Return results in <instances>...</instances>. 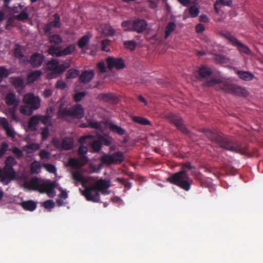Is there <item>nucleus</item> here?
Listing matches in <instances>:
<instances>
[{
    "instance_id": "obj_10",
    "label": "nucleus",
    "mask_w": 263,
    "mask_h": 263,
    "mask_svg": "<svg viewBox=\"0 0 263 263\" xmlns=\"http://www.w3.org/2000/svg\"><path fill=\"white\" fill-rule=\"evenodd\" d=\"M15 175L14 170H9L5 167L3 168H0V181L3 185H8L15 179Z\"/></svg>"
},
{
    "instance_id": "obj_47",
    "label": "nucleus",
    "mask_w": 263,
    "mask_h": 263,
    "mask_svg": "<svg viewBox=\"0 0 263 263\" xmlns=\"http://www.w3.org/2000/svg\"><path fill=\"white\" fill-rule=\"evenodd\" d=\"M72 178L76 181L82 182L84 181V178L82 173L78 171H75L72 174Z\"/></svg>"
},
{
    "instance_id": "obj_3",
    "label": "nucleus",
    "mask_w": 263,
    "mask_h": 263,
    "mask_svg": "<svg viewBox=\"0 0 263 263\" xmlns=\"http://www.w3.org/2000/svg\"><path fill=\"white\" fill-rule=\"evenodd\" d=\"M203 85L205 87H213L217 90H222L226 93H229L239 97H247L248 91L243 87L237 85L231 84L227 81H222L219 78H212L205 81Z\"/></svg>"
},
{
    "instance_id": "obj_54",
    "label": "nucleus",
    "mask_w": 263,
    "mask_h": 263,
    "mask_svg": "<svg viewBox=\"0 0 263 263\" xmlns=\"http://www.w3.org/2000/svg\"><path fill=\"white\" fill-rule=\"evenodd\" d=\"M51 144L56 148L62 149V141L59 138L54 137L51 140Z\"/></svg>"
},
{
    "instance_id": "obj_42",
    "label": "nucleus",
    "mask_w": 263,
    "mask_h": 263,
    "mask_svg": "<svg viewBox=\"0 0 263 263\" xmlns=\"http://www.w3.org/2000/svg\"><path fill=\"white\" fill-rule=\"evenodd\" d=\"M41 165L39 162L34 161L30 165V171L32 173L37 174L40 171Z\"/></svg>"
},
{
    "instance_id": "obj_57",
    "label": "nucleus",
    "mask_w": 263,
    "mask_h": 263,
    "mask_svg": "<svg viewBox=\"0 0 263 263\" xmlns=\"http://www.w3.org/2000/svg\"><path fill=\"white\" fill-rule=\"evenodd\" d=\"M124 46L132 50H133L136 48V43L134 41H126L124 42Z\"/></svg>"
},
{
    "instance_id": "obj_38",
    "label": "nucleus",
    "mask_w": 263,
    "mask_h": 263,
    "mask_svg": "<svg viewBox=\"0 0 263 263\" xmlns=\"http://www.w3.org/2000/svg\"><path fill=\"white\" fill-rule=\"evenodd\" d=\"M219 33L221 36L228 39L233 45L235 44V42H236L237 40V39H236L234 36H233L231 34V33L229 31H221Z\"/></svg>"
},
{
    "instance_id": "obj_26",
    "label": "nucleus",
    "mask_w": 263,
    "mask_h": 263,
    "mask_svg": "<svg viewBox=\"0 0 263 263\" xmlns=\"http://www.w3.org/2000/svg\"><path fill=\"white\" fill-rule=\"evenodd\" d=\"M73 140L72 138L66 137L62 141V149L69 150L72 148Z\"/></svg>"
},
{
    "instance_id": "obj_25",
    "label": "nucleus",
    "mask_w": 263,
    "mask_h": 263,
    "mask_svg": "<svg viewBox=\"0 0 263 263\" xmlns=\"http://www.w3.org/2000/svg\"><path fill=\"white\" fill-rule=\"evenodd\" d=\"M195 178L196 179L199 181L201 186L209 188L210 192L215 191V188L214 187L213 184L211 181L206 179H201L198 176H196Z\"/></svg>"
},
{
    "instance_id": "obj_33",
    "label": "nucleus",
    "mask_w": 263,
    "mask_h": 263,
    "mask_svg": "<svg viewBox=\"0 0 263 263\" xmlns=\"http://www.w3.org/2000/svg\"><path fill=\"white\" fill-rule=\"evenodd\" d=\"M41 74L42 72L40 70L32 71L27 75V81L29 83H33L36 81Z\"/></svg>"
},
{
    "instance_id": "obj_37",
    "label": "nucleus",
    "mask_w": 263,
    "mask_h": 263,
    "mask_svg": "<svg viewBox=\"0 0 263 263\" xmlns=\"http://www.w3.org/2000/svg\"><path fill=\"white\" fill-rule=\"evenodd\" d=\"M132 119L134 122L141 125H148L151 124V122L148 120L142 117L133 116Z\"/></svg>"
},
{
    "instance_id": "obj_49",
    "label": "nucleus",
    "mask_w": 263,
    "mask_h": 263,
    "mask_svg": "<svg viewBox=\"0 0 263 263\" xmlns=\"http://www.w3.org/2000/svg\"><path fill=\"white\" fill-rule=\"evenodd\" d=\"M79 73V71L78 70L70 69L67 71L66 77L67 79H73L77 77Z\"/></svg>"
},
{
    "instance_id": "obj_63",
    "label": "nucleus",
    "mask_w": 263,
    "mask_h": 263,
    "mask_svg": "<svg viewBox=\"0 0 263 263\" xmlns=\"http://www.w3.org/2000/svg\"><path fill=\"white\" fill-rule=\"evenodd\" d=\"M52 26L50 25V24L49 23L45 24L43 28V30L44 32V33L47 34L48 35V36L49 35H50V31L52 29Z\"/></svg>"
},
{
    "instance_id": "obj_45",
    "label": "nucleus",
    "mask_w": 263,
    "mask_h": 263,
    "mask_svg": "<svg viewBox=\"0 0 263 263\" xmlns=\"http://www.w3.org/2000/svg\"><path fill=\"white\" fill-rule=\"evenodd\" d=\"M10 74L9 70L4 66H0V83L5 78H7Z\"/></svg>"
},
{
    "instance_id": "obj_53",
    "label": "nucleus",
    "mask_w": 263,
    "mask_h": 263,
    "mask_svg": "<svg viewBox=\"0 0 263 263\" xmlns=\"http://www.w3.org/2000/svg\"><path fill=\"white\" fill-rule=\"evenodd\" d=\"M86 96V92L84 91L78 92L73 96V99L76 102H79Z\"/></svg>"
},
{
    "instance_id": "obj_41",
    "label": "nucleus",
    "mask_w": 263,
    "mask_h": 263,
    "mask_svg": "<svg viewBox=\"0 0 263 263\" xmlns=\"http://www.w3.org/2000/svg\"><path fill=\"white\" fill-rule=\"evenodd\" d=\"M89 41V37L87 35H84L78 41V45L79 48L83 49L88 44Z\"/></svg>"
},
{
    "instance_id": "obj_16",
    "label": "nucleus",
    "mask_w": 263,
    "mask_h": 263,
    "mask_svg": "<svg viewBox=\"0 0 263 263\" xmlns=\"http://www.w3.org/2000/svg\"><path fill=\"white\" fill-rule=\"evenodd\" d=\"M44 60V57L43 54L39 53H33L30 60V64L34 67L40 66Z\"/></svg>"
},
{
    "instance_id": "obj_40",
    "label": "nucleus",
    "mask_w": 263,
    "mask_h": 263,
    "mask_svg": "<svg viewBox=\"0 0 263 263\" xmlns=\"http://www.w3.org/2000/svg\"><path fill=\"white\" fill-rule=\"evenodd\" d=\"M214 60L217 63L221 64L228 63L229 61V59L228 58L223 55L219 54H215L214 57Z\"/></svg>"
},
{
    "instance_id": "obj_12",
    "label": "nucleus",
    "mask_w": 263,
    "mask_h": 263,
    "mask_svg": "<svg viewBox=\"0 0 263 263\" xmlns=\"http://www.w3.org/2000/svg\"><path fill=\"white\" fill-rule=\"evenodd\" d=\"M106 63L109 70H111L113 68L121 69L125 67L124 61L122 58H115L109 57L106 59Z\"/></svg>"
},
{
    "instance_id": "obj_34",
    "label": "nucleus",
    "mask_w": 263,
    "mask_h": 263,
    "mask_svg": "<svg viewBox=\"0 0 263 263\" xmlns=\"http://www.w3.org/2000/svg\"><path fill=\"white\" fill-rule=\"evenodd\" d=\"M233 46L237 47L238 49L240 52L247 54H250L251 53V50L249 47L247 45L240 43L238 40H237L236 42L235 43Z\"/></svg>"
},
{
    "instance_id": "obj_23",
    "label": "nucleus",
    "mask_w": 263,
    "mask_h": 263,
    "mask_svg": "<svg viewBox=\"0 0 263 263\" xmlns=\"http://www.w3.org/2000/svg\"><path fill=\"white\" fill-rule=\"evenodd\" d=\"M6 132V135L10 138H14L15 136V132L12 127L10 125L7 120L2 126Z\"/></svg>"
},
{
    "instance_id": "obj_29",
    "label": "nucleus",
    "mask_w": 263,
    "mask_h": 263,
    "mask_svg": "<svg viewBox=\"0 0 263 263\" xmlns=\"http://www.w3.org/2000/svg\"><path fill=\"white\" fill-rule=\"evenodd\" d=\"M40 145L38 143H32L24 146L23 148L24 151H25L27 154H30L33 153L35 151L40 148Z\"/></svg>"
},
{
    "instance_id": "obj_17",
    "label": "nucleus",
    "mask_w": 263,
    "mask_h": 263,
    "mask_svg": "<svg viewBox=\"0 0 263 263\" xmlns=\"http://www.w3.org/2000/svg\"><path fill=\"white\" fill-rule=\"evenodd\" d=\"M94 74L95 73L92 70H85L80 76L79 80L83 83L87 84L92 80Z\"/></svg>"
},
{
    "instance_id": "obj_22",
    "label": "nucleus",
    "mask_w": 263,
    "mask_h": 263,
    "mask_svg": "<svg viewBox=\"0 0 263 263\" xmlns=\"http://www.w3.org/2000/svg\"><path fill=\"white\" fill-rule=\"evenodd\" d=\"M212 71L211 69L206 66L203 65L199 68L198 74L200 78H206L211 76Z\"/></svg>"
},
{
    "instance_id": "obj_61",
    "label": "nucleus",
    "mask_w": 263,
    "mask_h": 263,
    "mask_svg": "<svg viewBox=\"0 0 263 263\" xmlns=\"http://www.w3.org/2000/svg\"><path fill=\"white\" fill-rule=\"evenodd\" d=\"M87 151V147L85 146L81 145L79 147L78 153L80 156H86L85 154H86Z\"/></svg>"
},
{
    "instance_id": "obj_48",
    "label": "nucleus",
    "mask_w": 263,
    "mask_h": 263,
    "mask_svg": "<svg viewBox=\"0 0 263 263\" xmlns=\"http://www.w3.org/2000/svg\"><path fill=\"white\" fill-rule=\"evenodd\" d=\"M10 151L18 159L22 158L23 156V153L22 151L16 146L12 147L10 149Z\"/></svg>"
},
{
    "instance_id": "obj_39",
    "label": "nucleus",
    "mask_w": 263,
    "mask_h": 263,
    "mask_svg": "<svg viewBox=\"0 0 263 263\" xmlns=\"http://www.w3.org/2000/svg\"><path fill=\"white\" fill-rule=\"evenodd\" d=\"M37 116L39 117V122L40 121L41 122L42 124H43L44 125L50 124L51 116L48 112V110H47L45 115H44V116L37 115Z\"/></svg>"
},
{
    "instance_id": "obj_14",
    "label": "nucleus",
    "mask_w": 263,
    "mask_h": 263,
    "mask_svg": "<svg viewBox=\"0 0 263 263\" xmlns=\"http://www.w3.org/2000/svg\"><path fill=\"white\" fill-rule=\"evenodd\" d=\"M147 26V22L143 19H137L133 21V31L137 33H142Z\"/></svg>"
},
{
    "instance_id": "obj_15",
    "label": "nucleus",
    "mask_w": 263,
    "mask_h": 263,
    "mask_svg": "<svg viewBox=\"0 0 263 263\" xmlns=\"http://www.w3.org/2000/svg\"><path fill=\"white\" fill-rule=\"evenodd\" d=\"M97 99L104 102L116 104L118 102L117 98L112 93H100Z\"/></svg>"
},
{
    "instance_id": "obj_35",
    "label": "nucleus",
    "mask_w": 263,
    "mask_h": 263,
    "mask_svg": "<svg viewBox=\"0 0 263 263\" xmlns=\"http://www.w3.org/2000/svg\"><path fill=\"white\" fill-rule=\"evenodd\" d=\"M5 163L4 167L8 168L9 170H14L13 166L16 164L17 161L13 157L9 156L5 160Z\"/></svg>"
},
{
    "instance_id": "obj_27",
    "label": "nucleus",
    "mask_w": 263,
    "mask_h": 263,
    "mask_svg": "<svg viewBox=\"0 0 263 263\" xmlns=\"http://www.w3.org/2000/svg\"><path fill=\"white\" fill-rule=\"evenodd\" d=\"M22 207L26 211H33L36 208V203L32 200L23 201L21 203Z\"/></svg>"
},
{
    "instance_id": "obj_7",
    "label": "nucleus",
    "mask_w": 263,
    "mask_h": 263,
    "mask_svg": "<svg viewBox=\"0 0 263 263\" xmlns=\"http://www.w3.org/2000/svg\"><path fill=\"white\" fill-rule=\"evenodd\" d=\"M124 154L120 151L115 152L111 155L104 154L100 158L102 163L108 165L120 164L124 161Z\"/></svg>"
},
{
    "instance_id": "obj_64",
    "label": "nucleus",
    "mask_w": 263,
    "mask_h": 263,
    "mask_svg": "<svg viewBox=\"0 0 263 263\" xmlns=\"http://www.w3.org/2000/svg\"><path fill=\"white\" fill-rule=\"evenodd\" d=\"M8 145L5 142H3L1 145L0 148V157H2L6 153L7 150Z\"/></svg>"
},
{
    "instance_id": "obj_9",
    "label": "nucleus",
    "mask_w": 263,
    "mask_h": 263,
    "mask_svg": "<svg viewBox=\"0 0 263 263\" xmlns=\"http://www.w3.org/2000/svg\"><path fill=\"white\" fill-rule=\"evenodd\" d=\"M82 195L88 201L94 202H99L100 201L99 193L94 185L92 186H86L85 189L82 191Z\"/></svg>"
},
{
    "instance_id": "obj_58",
    "label": "nucleus",
    "mask_w": 263,
    "mask_h": 263,
    "mask_svg": "<svg viewBox=\"0 0 263 263\" xmlns=\"http://www.w3.org/2000/svg\"><path fill=\"white\" fill-rule=\"evenodd\" d=\"M43 206L46 209H51L55 206L54 201L52 200H47L43 202Z\"/></svg>"
},
{
    "instance_id": "obj_24",
    "label": "nucleus",
    "mask_w": 263,
    "mask_h": 263,
    "mask_svg": "<svg viewBox=\"0 0 263 263\" xmlns=\"http://www.w3.org/2000/svg\"><path fill=\"white\" fill-rule=\"evenodd\" d=\"M110 183L109 180L101 179L95 183L94 186L98 191L99 190L107 189L109 187Z\"/></svg>"
},
{
    "instance_id": "obj_51",
    "label": "nucleus",
    "mask_w": 263,
    "mask_h": 263,
    "mask_svg": "<svg viewBox=\"0 0 263 263\" xmlns=\"http://www.w3.org/2000/svg\"><path fill=\"white\" fill-rule=\"evenodd\" d=\"M14 17L18 21H24L25 20L28 18L29 14L27 12L23 10L21 11L19 14L15 15Z\"/></svg>"
},
{
    "instance_id": "obj_11",
    "label": "nucleus",
    "mask_w": 263,
    "mask_h": 263,
    "mask_svg": "<svg viewBox=\"0 0 263 263\" xmlns=\"http://www.w3.org/2000/svg\"><path fill=\"white\" fill-rule=\"evenodd\" d=\"M167 118L169 121L174 124L177 128L182 133L187 134L189 133V130L183 123V121L181 117L176 114L171 113L168 115Z\"/></svg>"
},
{
    "instance_id": "obj_28",
    "label": "nucleus",
    "mask_w": 263,
    "mask_h": 263,
    "mask_svg": "<svg viewBox=\"0 0 263 263\" xmlns=\"http://www.w3.org/2000/svg\"><path fill=\"white\" fill-rule=\"evenodd\" d=\"M39 123V120L37 115L32 116L28 122V127L31 131H35Z\"/></svg>"
},
{
    "instance_id": "obj_4",
    "label": "nucleus",
    "mask_w": 263,
    "mask_h": 263,
    "mask_svg": "<svg viewBox=\"0 0 263 263\" xmlns=\"http://www.w3.org/2000/svg\"><path fill=\"white\" fill-rule=\"evenodd\" d=\"M23 102L25 105L20 106V112L27 116L32 114L33 111L40 108L41 100L38 96L29 92L25 94L23 99Z\"/></svg>"
},
{
    "instance_id": "obj_19",
    "label": "nucleus",
    "mask_w": 263,
    "mask_h": 263,
    "mask_svg": "<svg viewBox=\"0 0 263 263\" xmlns=\"http://www.w3.org/2000/svg\"><path fill=\"white\" fill-rule=\"evenodd\" d=\"M5 102L8 105H14L17 106L19 101L16 98V95L13 92H8L5 96Z\"/></svg>"
},
{
    "instance_id": "obj_13",
    "label": "nucleus",
    "mask_w": 263,
    "mask_h": 263,
    "mask_svg": "<svg viewBox=\"0 0 263 263\" xmlns=\"http://www.w3.org/2000/svg\"><path fill=\"white\" fill-rule=\"evenodd\" d=\"M88 162L87 156H80L77 158H70L68 161L69 165L74 168H80L84 166Z\"/></svg>"
},
{
    "instance_id": "obj_18",
    "label": "nucleus",
    "mask_w": 263,
    "mask_h": 263,
    "mask_svg": "<svg viewBox=\"0 0 263 263\" xmlns=\"http://www.w3.org/2000/svg\"><path fill=\"white\" fill-rule=\"evenodd\" d=\"M10 82L16 89H23L25 88V82L23 78L20 77H12L10 78Z\"/></svg>"
},
{
    "instance_id": "obj_2",
    "label": "nucleus",
    "mask_w": 263,
    "mask_h": 263,
    "mask_svg": "<svg viewBox=\"0 0 263 263\" xmlns=\"http://www.w3.org/2000/svg\"><path fill=\"white\" fill-rule=\"evenodd\" d=\"M195 168V167L189 162L183 163L181 165V170L167 178V181L185 191H189L191 189L193 179L190 177L188 172Z\"/></svg>"
},
{
    "instance_id": "obj_36",
    "label": "nucleus",
    "mask_w": 263,
    "mask_h": 263,
    "mask_svg": "<svg viewBox=\"0 0 263 263\" xmlns=\"http://www.w3.org/2000/svg\"><path fill=\"white\" fill-rule=\"evenodd\" d=\"M48 40L50 43L53 44L54 46L59 45L62 42V39L60 35L58 34H53L48 36Z\"/></svg>"
},
{
    "instance_id": "obj_43",
    "label": "nucleus",
    "mask_w": 263,
    "mask_h": 263,
    "mask_svg": "<svg viewBox=\"0 0 263 263\" xmlns=\"http://www.w3.org/2000/svg\"><path fill=\"white\" fill-rule=\"evenodd\" d=\"M87 122L88 123L89 127L92 128L101 130L102 128L101 122L93 121L92 120H88Z\"/></svg>"
},
{
    "instance_id": "obj_8",
    "label": "nucleus",
    "mask_w": 263,
    "mask_h": 263,
    "mask_svg": "<svg viewBox=\"0 0 263 263\" xmlns=\"http://www.w3.org/2000/svg\"><path fill=\"white\" fill-rule=\"evenodd\" d=\"M76 46L74 44L68 45L63 50L60 47L50 46L48 48V53L52 56L60 57L72 54L76 50Z\"/></svg>"
},
{
    "instance_id": "obj_62",
    "label": "nucleus",
    "mask_w": 263,
    "mask_h": 263,
    "mask_svg": "<svg viewBox=\"0 0 263 263\" xmlns=\"http://www.w3.org/2000/svg\"><path fill=\"white\" fill-rule=\"evenodd\" d=\"M42 140H45L49 136V129L47 127H45L42 129L41 133Z\"/></svg>"
},
{
    "instance_id": "obj_52",
    "label": "nucleus",
    "mask_w": 263,
    "mask_h": 263,
    "mask_svg": "<svg viewBox=\"0 0 263 263\" xmlns=\"http://www.w3.org/2000/svg\"><path fill=\"white\" fill-rule=\"evenodd\" d=\"M91 147L94 152H99L102 148V145L100 140L99 139L98 140H95L91 144Z\"/></svg>"
},
{
    "instance_id": "obj_60",
    "label": "nucleus",
    "mask_w": 263,
    "mask_h": 263,
    "mask_svg": "<svg viewBox=\"0 0 263 263\" xmlns=\"http://www.w3.org/2000/svg\"><path fill=\"white\" fill-rule=\"evenodd\" d=\"M110 43V40L106 39L104 40L101 42V49L103 51H108L109 49L107 48V46Z\"/></svg>"
},
{
    "instance_id": "obj_46",
    "label": "nucleus",
    "mask_w": 263,
    "mask_h": 263,
    "mask_svg": "<svg viewBox=\"0 0 263 263\" xmlns=\"http://www.w3.org/2000/svg\"><path fill=\"white\" fill-rule=\"evenodd\" d=\"M54 20L49 22L50 25L55 28H59L61 26L60 16L58 13L53 15Z\"/></svg>"
},
{
    "instance_id": "obj_56",
    "label": "nucleus",
    "mask_w": 263,
    "mask_h": 263,
    "mask_svg": "<svg viewBox=\"0 0 263 263\" xmlns=\"http://www.w3.org/2000/svg\"><path fill=\"white\" fill-rule=\"evenodd\" d=\"M43 166L48 172L50 173H54L56 172V168L53 164L45 163L43 164Z\"/></svg>"
},
{
    "instance_id": "obj_1",
    "label": "nucleus",
    "mask_w": 263,
    "mask_h": 263,
    "mask_svg": "<svg viewBox=\"0 0 263 263\" xmlns=\"http://www.w3.org/2000/svg\"><path fill=\"white\" fill-rule=\"evenodd\" d=\"M203 132L213 143L223 149L242 155L247 153V148L245 146L240 142L229 138L227 135L209 129H203Z\"/></svg>"
},
{
    "instance_id": "obj_21",
    "label": "nucleus",
    "mask_w": 263,
    "mask_h": 263,
    "mask_svg": "<svg viewBox=\"0 0 263 263\" xmlns=\"http://www.w3.org/2000/svg\"><path fill=\"white\" fill-rule=\"evenodd\" d=\"M39 183V179L37 177H34L29 181L25 182L24 186L29 190L36 191Z\"/></svg>"
},
{
    "instance_id": "obj_44",
    "label": "nucleus",
    "mask_w": 263,
    "mask_h": 263,
    "mask_svg": "<svg viewBox=\"0 0 263 263\" xmlns=\"http://www.w3.org/2000/svg\"><path fill=\"white\" fill-rule=\"evenodd\" d=\"M133 21H124L121 24L122 27L125 31H133Z\"/></svg>"
},
{
    "instance_id": "obj_50",
    "label": "nucleus",
    "mask_w": 263,
    "mask_h": 263,
    "mask_svg": "<svg viewBox=\"0 0 263 263\" xmlns=\"http://www.w3.org/2000/svg\"><path fill=\"white\" fill-rule=\"evenodd\" d=\"M39 155L42 160H48L50 158V153L45 149H41Z\"/></svg>"
},
{
    "instance_id": "obj_30",
    "label": "nucleus",
    "mask_w": 263,
    "mask_h": 263,
    "mask_svg": "<svg viewBox=\"0 0 263 263\" xmlns=\"http://www.w3.org/2000/svg\"><path fill=\"white\" fill-rule=\"evenodd\" d=\"M109 129L113 133H116L120 136L124 135L125 134V130L121 127L110 122L108 123Z\"/></svg>"
},
{
    "instance_id": "obj_31",
    "label": "nucleus",
    "mask_w": 263,
    "mask_h": 263,
    "mask_svg": "<svg viewBox=\"0 0 263 263\" xmlns=\"http://www.w3.org/2000/svg\"><path fill=\"white\" fill-rule=\"evenodd\" d=\"M177 26L173 22H170L167 23L165 29L164 38L167 39L171 34L176 29Z\"/></svg>"
},
{
    "instance_id": "obj_55",
    "label": "nucleus",
    "mask_w": 263,
    "mask_h": 263,
    "mask_svg": "<svg viewBox=\"0 0 263 263\" xmlns=\"http://www.w3.org/2000/svg\"><path fill=\"white\" fill-rule=\"evenodd\" d=\"M189 13L192 17H195L198 16L199 10L196 6H191L189 9Z\"/></svg>"
},
{
    "instance_id": "obj_32",
    "label": "nucleus",
    "mask_w": 263,
    "mask_h": 263,
    "mask_svg": "<svg viewBox=\"0 0 263 263\" xmlns=\"http://www.w3.org/2000/svg\"><path fill=\"white\" fill-rule=\"evenodd\" d=\"M237 73L240 79L245 81H250L253 79L254 75L249 71L238 70Z\"/></svg>"
},
{
    "instance_id": "obj_6",
    "label": "nucleus",
    "mask_w": 263,
    "mask_h": 263,
    "mask_svg": "<svg viewBox=\"0 0 263 263\" xmlns=\"http://www.w3.org/2000/svg\"><path fill=\"white\" fill-rule=\"evenodd\" d=\"M84 115V110L80 104H77L68 109L66 108L60 109L58 111V116L60 118L65 117H72L77 119H81Z\"/></svg>"
},
{
    "instance_id": "obj_59",
    "label": "nucleus",
    "mask_w": 263,
    "mask_h": 263,
    "mask_svg": "<svg viewBox=\"0 0 263 263\" xmlns=\"http://www.w3.org/2000/svg\"><path fill=\"white\" fill-rule=\"evenodd\" d=\"M216 4L230 7L232 6L233 0H216Z\"/></svg>"
},
{
    "instance_id": "obj_5",
    "label": "nucleus",
    "mask_w": 263,
    "mask_h": 263,
    "mask_svg": "<svg viewBox=\"0 0 263 263\" xmlns=\"http://www.w3.org/2000/svg\"><path fill=\"white\" fill-rule=\"evenodd\" d=\"M47 70L51 71L47 73L48 79H53L62 73L66 69L70 66L69 62L59 64L58 60L52 59L48 61L46 64Z\"/></svg>"
},
{
    "instance_id": "obj_20",
    "label": "nucleus",
    "mask_w": 263,
    "mask_h": 263,
    "mask_svg": "<svg viewBox=\"0 0 263 263\" xmlns=\"http://www.w3.org/2000/svg\"><path fill=\"white\" fill-rule=\"evenodd\" d=\"M57 184L55 182L48 181L46 182L45 193L50 198H53L55 195L54 189L56 187Z\"/></svg>"
}]
</instances>
